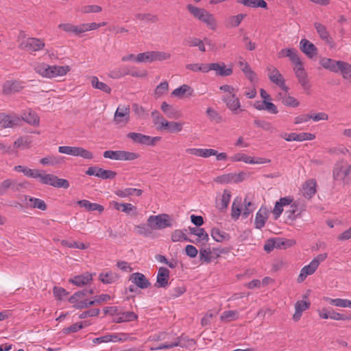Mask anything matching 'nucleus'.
<instances>
[{"mask_svg":"<svg viewBox=\"0 0 351 351\" xmlns=\"http://www.w3.org/2000/svg\"><path fill=\"white\" fill-rule=\"evenodd\" d=\"M213 250L210 247L207 248H202L199 250V259L202 263H210L213 261Z\"/></svg>","mask_w":351,"mask_h":351,"instance_id":"48","label":"nucleus"},{"mask_svg":"<svg viewBox=\"0 0 351 351\" xmlns=\"http://www.w3.org/2000/svg\"><path fill=\"white\" fill-rule=\"evenodd\" d=\"M339 66V71L341 72L343 78L351 79V65L347 62L341 61Z\"/></svg>","mask_w":351,"mask_h":351,"instance_id":"57","label":"nucleus"},{"mask_svg":"<svg viewBox=\"0 0 351 351\" xmlns=\"http://www.w3.org/2000/svg\"><path fill=\"white\" fill-rule=\"evenodd\" d=\"M112 205L114 209L117 210H121L127 215H130L132 216L137 215V209L136 207L130 203H119L117 202H112Z\"/></svg>","mask_w":351,"mask_h":351,"instance_id":"18","label":"nucleus"},{"mask_svg":"<svg viewBox=\"0 0 351 351\" xmlns=\"http://www.w3.org/2000/svg\"><path fill=\"white\" fill-rule=\"evenodd\" d=\"M23 88V86L20 82L8 81L4 85V91L6 93H12V92H19L21 90H22Z\"/></svg>","mask_w":351,"mask_h":351,"instance_id":"44","label":"nucleus"},{"mask_svg":"<svg viewBox=\"0 0 351 351\" xmlns=\"http://www.w3.org/2000/svg\"><path fill=\"white\" fill-rule=\"evenodd\" d=\"M147 222L152 230H162L171 226L170 217L167 214L151 215L147 219Z\"/></svg>","mask_w":351,"mask_h":351,"instance_id":"2","label":"nucleus"},{"mask_svg":"<svg viewBox=\"0 0 351 351\" xmlns=\"http://www.w3.org/2000/svg\"><path fill=\"white\" fill-rule=\"evenodd\" d=\"M317 263L312 261L308 265L304 266L300 271V274L298 278V282H302L308 275L313 274L317 269Z\"/></svg>","mask_w":351,"mask_h":351,"instance_id":"23","label":"nucleus"},{"mask_svg":"<svg viewBox=\"0 0 351 351\" xmlns=\"http://www.w3.org/2000/svg\"><path fill=\"white\" fill-rule=\"evenodd\" d=\"M25 198L27 202V206L38 208L41 210H45L47 209V205L43 200L29 196H25Z\"/></svg>","mask_w":351,"mask_h":351,"instance_id":"31","label":"nucleus"},{"mask_svg":"<svg viewBox=\"0 0 351 351\" xmlns=\"http://www.w3.org/2000/svg\"><path fill=\"white\" fill-rule=\"evenodd\" d=\"M295 75L303 88L308 89L309 85L308 83L307 75L302 66V63L296 66Z\"/></svg>","mask_w":351,"mask_h":351,"instance_id":"27","label":"nucleus"},{"mask_svg":"<svg viewBox=\"0 0 351 351\" xmlns=\"http://www.w3.org/2000/svg\"><path fill=\"white\" fill-rule=\"evenodd\" d=\"M287 217L290 220H294L301 214V209L299 208L298 204L293 203L290 205L289 209L285 211Z\"/></svg>","mask_w":351,"mask_h":351,"instance_id":"45","label":"nucleus"},{"mask_svg":"<svg viewBox=\"0 0 351 351\" xmlns=\"http://www.w3.org/2000/svg\"><path fill=\"white\" fill-rule=\"evenodd\" d=\"M86 295H88V289H85L78 291L69 298V302L70 303H74L77 302V300H83V298Z\"/></svg>","mask_w":351,"mask_h":351,"instance_id":"59","label":"nucleus"},{"mask_svg":"<svg viewBox=\"0 0 351 351\" xmlns=\"http://www.w3.org/2000/svg\"><path fill=\"white\" fill-rule=\"evenodd\" d=\"M269 71H270L269 73V80L278 85L285 92L288 93L289 88L285 84V79L279 71L276 68H274L272 70L269 69Z\"/></svg>","mask_w":351,"mask_h":351,"instance_id":"14","label":"nucleus"},{"mask_svg":"<svg viewBox=\"0 0 351 351\" xmlns=\"http://www.w3.org/2000/svg\"><path fill=\"white\" fill-rule=\"evenodd\" d=\"M92 274L86 272L82 275L75 276L74 278L69 280V282L77 287H82L87 285L89 282L92 281Z\"/></svg>","mask_w":351,"mask_h":351,"instance_id":"24","label":"nucleus"},{"mask_svg":"<svg viewBox=\"0 0 351 351\" xmlns=\"http://www.w3.org/2000/svg\"><path fill=\"white\" fill-rule=\"evenodd\" d=\"M91 85L94 88L101 90L104 93L110 94L111 93L110 87L106 83L99 82L96 76L91 78Z\"/></svg>","mask_w":351,"mask_h":351,"instance_id":"43","label":"nucleus"},{"mask_svg":"<svg viewBox=\"0 0 351 351\" xmlns=\"http://www.w3.org/2000/svg\"><path fill=\"white\" fill-rule=\"evenodd\" d=\"M287 141H304L306 140H313L315 138V134L308 132L297 133H284L280 135Z\"/></svg>","mask_w":351,"mask_h":351,"instance_id":"12","label":"nucleus"},{"mask_svg":"<svg viewBox=\"0 0 351 351\" xmlns=\"http://www.w3.org/2000/svg\"><path fill=\"white\" fill-rule=\"evenodd\" d=\"M246 16L245 14H239L236 16H232L228 19L227 26L235 27L240 25L241 21Z\"/></svg>","mask_w":351,"mask_h":351,"instance_id":"52","label":"nucleus"},{"mask_svg":"<svg viewBox=\"0 0 351 351\" xmlns=\"http://www.w3.org/2000/svg\"><path fill=\"white\" fill-rule=\"evenodd\" d=\"M58 27L66 32L73 33L75 35H80L84 33L82 24L80 25H74L71 23H61Z\"/></svg>","mask_w":351,"mask_h":351,"instance_id":"33","label":"nucleus"},{"mask_svg":"<svg viewBox=\"0 0 351 351\" xmlns=\"http://www.w3.org/2000/svg\"><path fill=\"white\" fill-rule=\"evenodd\" d=\"M77 204L81 206L86 209L88 211H95L97 210L99 213H101L104 208L102 205H100L97 203H91L88 200L82 199L77 202Z\"/></svg>","mask_w":351,"mask_h":351,"instance_id":"29","label":"nucleus"},{"mask_svg":"<svg viewBox=\"0 0 351 351\" xmlns=\"http://www.w3.org/2000/svg\"><path fill=\"white\" fill-rule=\"evenodd\" d=\"M186 9L195 18L206 23L210 29H216L215 17L205 9L199 8L191 4L187 5Z\"/></svg>","mask_w":351,"mask_h":351,"instance_id":"1","label":"nucleus"},{"mask_svg":"<svg viewBox=\"0 0 351 351\" xmlns=\"http://www.w3.org/2000/svg\"><path fill=\"white\" fill-rule=\"evenodd\" d=\"M317 183L314 179L307 180L303 185V195L306 198H311L316 193Z\"/></svg>","mask_w":351,"mask_h":351,"instance_id":"26","label":"nucleus"},{"mask_svg":"<svg viewBox=\"0 0 351 351\" xmlns=\"http://www.w3.org/2000/svg\"><path fill=\"white\" fill-rule=\"evenodd\" d=\"M137 315L132 311L121 312L120 310L116 317H114L112 322L114 323H122L131 322L136 319Z\"/></svg>","mask_w":351,"mask_h":351,"instance_id":"22","label":"nucleus"},{"mask_svg":"<svg viewBox=\"0 0 351 351\" xmlns=\"http://www.w3.org/2000/svg\"><path fill=\"white\" fill-rule=\"evenodd\" d=\"M213 66V71H216L217 75L225 77L232 74V69L231 67L226 68L224 62L214 63Z\"/></svg>","mask_w":351,"mask_h":351,"instance_id":"34","label":"nucleus"},{"mask_svg":"<svg viewBox=\"0 0 351 351\" xmlns=\"http://www.w3.org/2000/svg\"><path fill=\"white\" fill-rule=\"evenodd\" d=\"M58 152L73 156H80L85 159H92L93 154L90 151L81 147L60 146Z\"/></svg>","mask_w":351,"mask_h":351,"instance_id":"5","label":"nucleus"},{"mask_svg":"<svg viewBox=\"0 0 351 351\" xmlns=\"http://www.w3.org/2000/svg\"><path fill=\"white\" fill-rule=\"evenodd\" d=\"M103 156L106 158L117 160H134L139 157L137 153L123 150H107L104 152Z\"/></svg>","mask_w":351,"mask_h":351,"instance_id":"4","label":"nucleus"},{"mask_svg":"<svg viewBox=\"0 0 351 351\" xmlns=\"http://www.w3.org/2000/svg\"><path fill=\"white\" fill-rule=\"evenodd\" d=\"M45 46V44L43 40L37 38L29 37L21 43L19 48L32 53L33 52L42 50L44 49Z\"/></svg>","mask_w":351,"mask_h":351,"instance_id":"6","label":"nucleus"},{"mask_svg":"<svg viewBox=\"0 0 351 351\" xmlns=\"http://www.w3.org/2000/svg\"><path fill=\"white\" fill-rule=\"evenodd\" d=\"M319 315L321 318H330L335 320H351V315L335 312L332 308H324L319 311Z\"/></svg>","mask_w":351,"mask_h":351,"instance_id":"9","label":"nucleus"},{"mask_svg":"<svg viewBox=\"0 0 351 351\" xmlns=\"http://www.w3.org/2000/svg\"><path fill=\"white\" fill-rule=\"evenodd\" d=\"M171 240L173 242H178L180 241L193 242V241L189 239L185 233L181 230H176L173 232L171 234Z\"/></svg>","mask_w":351,"mask_h":351,"instance_id":"51","label":"nucleus"},{"mask_svg":"<svg viewBox=\"0 0 351 351\" xmlns=\"http://www.w3.org/2000/svg\"><path fill=\"white\" fill-rule=\"evenodd\" d=\"M268 214L266 208L261 207L256 215L255 228L261 229L265 224Z\"/></svg>","mask_w":351,"mask_h":351,"instance_id":"28","label":"nucleus"},{"mask_svg":"<svg viewBox=\"0 0 351 351\" xmlns=\"http://www.w3.org/2000/svg\"><path fill=\"white\" fill-rule=\"evenodd\" d=\"M21 119L14 113L0 112V128H13L20 125Z\"/></svg>","mask_w":351,"mask_h":351,"instance_id":"7","label":"nucleus"},{"mask_svg":"<svg viewBox=\"0 0 351 351\" xmlns=\"http://www.w3.org/2000/svg\"><path fill=\"white\" fill-rule=\"evenodd\" d=\"M169 89V84L167 81L161 82L155 89L154 94L157 97H161Z\"/></svg>","mask_w":351,"mask_h":351,"instance_id":"61","label":"nucleus"},{"mask_svg":"<svg viewBox=\"0 0 351 351\" xmlns=\"http://www.w3.org/2000/svg\"><path fill=\"white\" fill-rule=\"evenodd\" d=\"M350 178V174L346 169L337 165L333 169V178L336 180H343L346 178Z\"/></svg>","mask_w":351,"mask_h":351,"instance_id":"41","label":"nucleus"},{"mask_svg":"<svg viewBox=\"0 0 351 351\" xmlns=\"http://www.w3.org/2000/svg\"><path fill=\"white\" fill-rule=\"evenodd\" d=\"M128 337V335L126 333H119V334H108V342H117V341H124Z\"/></svg>","mask_w":351,"mask_h":351,"instance_id":"63","label":"nucleus"},{"mask_svg":"<svg viewBox=\"0 0 351 351\" xmlns=\"http://www.w3.org/2000/svg\"><path fill=\"white\" fill-rule=\"evenodd\" d=\"M130 120V108L125 106H119L114 113V121L116 124L125 125Z\"/></svg>","mask_w":351,"mask_h":351,"instance_id":"11","label":"nucleus"},{"mask_svg":"<svg viewBox=\"0 0 351 351\" xmlns=\"http://www.w3.org/2000/svg\"><path fill=\"white\" fill-rule=\"evenodd\" d=\"M136 18L141 21H147L152 23H156L158 21V17L149 13L147 14H137Z\"/></svg>","mask_w":351,"mask_h":351,"instance_id":"64","label":"nucleus"},{"mask_svg":"<svg viewBox=\"0 0 351 351\" xmlns=\"http://www.w3.org/2000/svg\"><path fill=\"white\" fill-rule=\"evenodd\" d=\"M99 279L104 284H112L119 279V276L116 273L110 271L101 273Z\"/></svg>","mask_w":351,"mask_h":351,"instance_id":"35","label":"nucleus"},{"mask_svg":"<svg viewBox=\"0 0 351 351\" xmlns=\"http://www.w3.org/2000/svg\"><path fill=\"white\" fill-rule=\"evenodd\" d=\"M288 93H285L284 95H280V99L282 103L287 106L297 107L299 106V101L293 97L287 95Z\"/></svg>","mask_w":351,"mask_h":351,"instance_id":"49","label":"nucleus"},{"mask_svg":"<svg viewBox=\"0 0 351 351\" xmlns=\"http://www.w3.org/2000/svg\"><path fill=\"white\" fill-rule=\"evenodd\" d=\"M341 60L336 61L330 58H323L320 60L319 64L326 69L331 72L337 73L339 71Z\"/></svg>","mask_w":351,"mask_h":351,"instance_id":"20","label":"nucleus"},{"mask_svg":"<svg viewBox=\"0 0 351 351\" xmlns=\"http://www.w3.org/2000/svg\"><path fill=\"white\" fill-rule=\"evenodd\" d=\"M193 92V88L187 85V84H183L180 86V87L174 89L173 92L171 93V95L175 97H178L179 98H182L184 94H187V95H192Z\"/></svg>","mask_w":351,"mask_h":351,"instance_id":"38","label":"nucleus"},{"mask_svg":"<svg viewBox=\"0 0 351 351\" xmlns=\"http://www.w3.org/2000/svg\"><path fill=\"white\" fill-rule=\"evenodd\" d=\"M169 270L164 267L158 269L156 282L154 287L156 288H165L168 285L169 279Z\"/></svg>","mask_w":351,"mask_h":351,"instance_id":"15","label":"nucleus"},{"mask_svg":"<svg viewBox=\"0 0 351 351\" xmlns=\"http://www.w3.org/2000/svg\"><path fill=\"white\" fill-rule=\"evenodd\" d=\"M61 244H62V245L68 247L69 248H77V249H80V250H86L89 246V244H85L84 243H78L76 241L70 242L67 240H62Z\"/></svg>","mask_w":351,"mask_h":351,"instance_id":"54","label":"nucleus"},{"mask_svg":"<svg viewBox=\"0 0 351 351\" xmlns=\"http://www.w3.org/2000/svg\"><path fill=\"white\" fill-rule=\"evenodd\" d=\"M72 304H73V306L75 308L83 309V308H87L89 306L94 305L95 302H92V300H77V302H75Z\"/></svg>","mask_w":351,"mask_h":351,"instance_id":"62","label":"nucleus"},{"mask_svg":"<svg viewBox=\"0 0 351 351\" xmlns=\"http://www.w3.org/2000/svg\"><path fill=\"white\" fill-rule=\"evenodd\" d=\"M189 230L191 234L197 236V240L202 241L203 245L208 241V234L207 232H206L204 228H190Z\"/></svg>","mask_w":351,"mask_h":351,"instance_id":"42","label":"nucleus"},{"mask_svg":"<svg viewBox=\"0 0 351 351\" xmlns=\"http://www.w3.org/2000/svg\"><path fill=\"white\" fill-rule=\"evenodd\" d=\"M223 101L226 104L227 108L232 112L233 114H237L239 112L243 111L241 107L239 99L236 96L235 93L232 95H224L222 98Z\"/></svg>","mask_w":351,"mask_h":351,"instance_id":"8","label":"nucleus"},{"mask_svg":"<svg viewBox=\"0 0 351 351\" xmlns=\"http://www.w3.org/2000/svg\"><path fill=\"white\" fill-rule=\"evenodd\" d=\"M61 162H62V159L60 158L53 156L43 158L40 160V162L43 165H51V166L58 165V164L61 163Z\"/></svg>","mask_w":351,"mask_h":351,"instance_id":"55","label":"nucleus"},{"mask_svg":"<svg viewBox=\"0 0 351 351\" xmlns=\"http://www.w3.org/2000/svg\"><path fill=\"white\" fill-rule=\"evenodd\" d=\"M254 124L260 128H262L263 130L265 131H273V126L271 123L264 121V120H260L258 119H255L254 121Z\"/></svg>","mask_w":351,"mask_h":351,"instance_id":"58","label":"nucleus"},{"mask_svg":"<svg viewBox=\"0 0 351 351\" xmlns=\"http://www.w3.org/2000/svg\"><path fill=\"white\" fill-rule=\"evenodd\" d=\"M40 182L43 184H49L53 186L56 180L57 176L53 174H42L40 173L38 178Z\"/></svg>","mask_w":351,"mask_h":351,"instance_id":"53","label":"nucleus"},{"mask_svg":"<svg viewBox=\"0 0 351 351\" xmlns=\"http://www.w3.org/2000/svg\"><path fill=\"white\" fill-rule=\"evenodd\" d=\"M183 44L189 47H197L202 52L206 51L204 42L196 37H187L183 40Z\"/></svg>","mask_w":351,"mask_h":351,"instance_id":"32","label":"nucleus"},{"mask_svg":"<svg viewBox=\"0 0 351 351\" xmlns=\"http://www.w3.org/2000/svg\"><path fill=\"white\" fill-rule=\"evenodd\" d=\"M176 346L182 348H189L192 347L195 344V341L192 339H189L186 336L181 335L178 337L176 341L174 342Z\"/></svg>","mask_w":351,"mask_h":351,"instance_id":"46","label":"nucleus"},{"mask_svg":"<svg viewBox=\"0 0 351 351\" xmlns=\"http://www.w3.org/2000/svg\"><path fill=\"white\" fill-rule=\"evenodd\" d=\"M19 118L21 119V122L22 121H24L31 125L36 126V125H38V124H39L38 116L37 115V114L35 112H34L31 110H29L27 111H24L22 113L21 116L19 117Z\"/></svg>","mask_w":351,"mask_h":351,"instance_id":"21","label":"nucleus"},{"mask_svg":"<svg viewBox=\"0 0 351 351\" xmlns=\"http://www.w3.org/2000/svg\"><path fill=\"white\" fill-rule=\"evenodd\" d=\"M135 62H153V57L152 51H147L144 53H138L135 58Z\"/></svg>","mask_w":351,"mask_h":351,"instance_id":"56","label":"nucleus"},{"mask_svg":"<svg viewBox=\"0 0 351 351\" xmlns=\"http://www.w3.org/2000/svg\"><path fill=\"white\" fill-rule=\"evenodd\" d=\"M14 169L18 172H23L24 175L29 178H38L40 176V171L38 169H31L22 165L15 166Z\"/></svg>","mask_w":351,"mask_h":351,"instance_id":"37","label":"nucleus"},{"mask_svg":"<svg viewBox=\"0 0 351 351\" xmlns=\"http://www.w3.org/2000/svg\"><path fill=\"white\" fill-rule=\"evenodd\" d=\"M238 317V312L236 311H226L221 314L220 319L221 321L235 320Z\"/></svg>","mask_w":351,"mask_h":351,"instance_id":"60","label":"nucleus"},{"mask_svg":"<svg viewBox=\"0 0 351 351\" xmlns=\"http://www.w3.org/2000/svg\"><path fill=\"white\" fill-rule=\"evenodd\" d=\"M300 49L309 58H313L317 53V49L314 44L307 39H302L300 41Z\"/></svg>","mask_w":351,"mask_h":351,"instance_id":"17","label":"nucleus"},{"mask_svg":"<svg viewBox=\"0 0 351 351\" xmlns=\"http://www.w3.org/2000/svg\"><path fill=\"white\" fill-rule=\"evenodd\" d=\"M129 280L140 289H145L151 286V283L145 276L139 272H135L130 275Z\"/></svg>","mask_w":351,"mask_h":351,"instance_id":"13","label":"nucleus"},{"mask_svg":"<svg viewBox=\"0 0 351 351\" xmlns=\"http://www.w3.org/2000/svg\"><path fill=\"white\" fill-rule=\"evenodd\" d=\"M21 185L18 184L14 180L7 179L5 180L0 186V195H3L6 193L8 189H12L14 191H17L19 187Z\"/></svg>","mask_w":351,"mask_h":351,"instance_id":"36","label":"nucleus"},{"mask_svg":"<svg viewBox=\"0 0 351 351\" xmlns=\"http://www.w3.org/2000/svg\"><path fill=\"white\" fill-rule=\"evenodd\" d=\"M127 137L131 139L134 143L146 146H154L156 143L161 140L160 136H150L141 133L130 132Z\"/></svg>","mask_w":351,"mask_h":351,"instance_id":"3","label":"nucleus"},{"mask_svg":"<svg viewBox=\"0 0 351 351\" xmlns=\"http://www.w3.org/2000/svg\"><path fill=\"white\" fill-rule=\"evenodd\" d=\"M278 58L287 57L293 63L295 66L300 65L302 61L298 56V51L292 48H285L281 49L278 53Z\"/></svg>","mask_w":351,"mask_h":351,"instance_id":"16","label":"nucleus"},{"mask_svg":"<svg viewBox=\"0 0 351 351\" xmlns=\"http://www.w3.org/2000/svg\"><path fill=\"white\" fill-rule=\"evenodd\" d=\"M314 27L322 40L327 43H330L332 41V38L330 37L325 25L316 22L314 23Z\"/></svg>","mask_w":351,"mask_h":351,"instance_id":"30","label":"nucleus"},{"mask_svg":"<svg viewBox=\"0 0 351 351\" xmlns=\"http://www.w3.org/2000/svg\"><path fill=\"white\" fill-rule=\"evenodd\" d=\"M237 2L250 8H267V3L264 0H238Z\"/></svg>","mask_w":351,"mask_h":351,"instance_id":"40","label":"nucleus"},{"mask_svg":"<svg viewBox=\"0 0 351 351\" xmlns=\"http://www.w3.org/2000/svg\"><path fill=\"white\" fill-rule=\"evenodd\" d=\"M160 108L169 119H177L182 117V113L180 110L168 104L166 101L162 103Z\"/></svg>","mask_w":351,"mask_h":351,"instance_id":"19","label":"nucleus"},{"mask_svg":"<svg viewBox=\"0 0 351 351\" xmlns=\"http://www.w3.org/2000/svg\"><path fill=\"white\" fill-rule=\"evenodd\" d=\"M132 108L138 119H145L148 117L149 110L143 108L138 104H133Z\"/></svg>","mask_w":351,"mask_h":351,"instance_id":"47","label":"nucleus"},{"mask_svg":"<svg viewBox=\"0 0 351 351\" xmlns=\"http://www.w3.org/2000/svg\"><path fill=\"white\" fill-rule=\"evenodd\" d=\"M134 229L138 234L142 235L145 237H149L152 233V229L148 226V223L135 226Z\"/></svg>","mask_w":351,"mask_h":351,"instance_id":"50","label":"nucleus"},{"mask_svg":"<svg viewBox=\"0 0 351 351\" xmlns=\"http://www.w3.org/2000/svg\"><path fill=\"white\" fill-rule=\"evenodd\" d=\"M86 173L88 176H95L99 178L106 179H113L115 178L117 173L111 170H106L98 167H90Z\"/></svg>","mask_w":351,"mask_h":351,"instance_id":"10","label":"nucleus"},{"mask_svg":"<svg viewBox=\"0 0 351 351\" xmlns=\"http://www.w3.org/2000/svg\"><path fill=\"white\" fill-rule=\"evenodd\" d=\"M31 143L32 140L29 136H20L14 142V144L12 146L14 149V154L17 153L19 149H25L30 147Z\"/></svg>","mask_w":351,"mask_h":351,"instance_id":"25","label":"nucleus"},{"mask_svg":"<svg viewBox=\"0 0 351 351\" xmlns=\"http://www.w3.org/2000/svg\"><path fill=\"white\" fill-rule=\"evenodd\" d=\"M210 235L217 242H223V241H228L230 239V236L228 233L221 231L217 228H213L211 230Z\"/></svg>","mask_w":351,"mask_h":351,"instance_id":"39","label":"nucleus"}]
</instances>
